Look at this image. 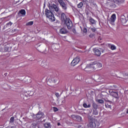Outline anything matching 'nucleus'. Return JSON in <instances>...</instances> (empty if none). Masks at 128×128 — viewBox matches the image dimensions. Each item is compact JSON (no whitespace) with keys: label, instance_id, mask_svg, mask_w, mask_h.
I'll return each mask as SVG.
<instances>
[{"label":"nucleus","instance_id":"nucleus-35","mask_svg":"<svg viewBox=\"0 0 128 128\" xmlns=\"http://www.w3.org/2000/svg\"><path fill=\"white\" fill-rule=\"evenodd\" d=\"M34 24V22L31 21L26 24V26H32Z\"/></svg>","mask_w":128,"mask_h":128},{"label":"nucleus","instance_id":"nucleus-45","mask_svg":"<svg viewBox=\"0 0 128 128\" xmlns=\"http://www.w3.org/2000/svg\"><path fill=\"white\" fill-rule=\"evenodd\" d=\"M53 110H54V112H58V108H56V107H54Z\"/></svg>","mask_w":128,"mask_h":128},{"label":"nucleus","instance_id":"nucleus-44","mask_svg":"<svg viewBox=\"0 0 128 128\" xmlns=\"http://www.w3.org/2000/svg\"><path fill=\"white\" fill-rule=\"evenodd\" d=\"M90 38H94V34H90L89 35Z\"/></svg>","mask_w":128,"mask_h":128},{"label":"nucleus","instance_id":"nucleus-14","mask_svg":"<svg viewBox=\"0 0 128 128\" xmlns=\"http://www.w3.org/2000/svg\"><path fill=\"white\" fill-rule=\"evenodd\" d=\"M93 51L94 54H95L96 56H100L101 54L100 50L96 48H94L93 49Z\"/></svg>","mask_w":128,"mask_h":128},{"label":"nucleus","instance_id":"nucleus-26","mask_svg":"<svg viewBox=\"0 0 128 128\" xmlns=\"http://www.w3.org/2000/svg\"><path fill=\"white\" fill-rule=\"evenodd\" d=\"M0 52H4V46L0 45Z\"/></svg>","mask_w":128,"mask_h":128},{"label":"nucleus","instance_id":"nucleus-55","mask_svg":"<svg viewBox=\"0 0 128 128\" xmlns=\"http://www.w3.org/2000/svg\"><path fill=\"white\" fill-rule=\"evenodd\" d=\"M126 112V114H128V110H127Z\"/></svg>","mask_w":128,"mask_h":128},{"label":"nucleus","instance_id":"nucleus-58","mask_svg":"<svg viewBox=\"0 0 128 128\" xmlns=\"http://www.w3.org/2000/svg\"><path fill=\"white\" fill-rule=\"evenodd\" d=\"M38 128H40V126H38Z\"/></svg>","mask_w":128,"mask_h":128},{"label":"nucleus","instance_id":"nucleus-50","mask_svg":"<svg viewBox=\"0 0 128 128\" xmlns=\"http://www.w3.org/2000/svg\"><path fill=\"white\" fill-rule=\"evenodd\" d=\"M105 102H110V100H108V98L104 99Z\"/></svg>","mask_w":128,"mask_h":128},{"label":"nucleus","instance_id":"nucleus-37","mask_svg":"<svg viewBox=\"0 0 128 128\" xmlns=\"http://www.w3.org/2000/svg\"><path fill=\"white\" fill-rule=\"evenodd\" d=\"M14 122V117L12 116L10 118V122L12 123Z\"/></svg>","mask_w":128,"mask_h":128},{"label":"nucleus","instance_id":"nucleus-16","mask_svg":"<svg viewBox=\"0 0 128 128\" xmlns=\"http://www.w3.org/2000/svg\"><path fill=\"white\" fill-rule=\"evenodd\" d=\"M60 16H61V20L62 21L64 22H66V20L69 19L70 18H67L66 16V14L64 13H62L60 14Z\"/></svg>","mask_w":128,"mask_h":128},{"label":"nucleus","instance_id":"nucleus-29","mask_svg":"<svg viewBox=\"0 0 128 128\" xmlns=\"http://www.w3.org/2000/svg\"><path fill=\"white\" fill-rule=\"evenodd\" d=\"M92 107L94 110H96L98 106V104H96V102H92Z\"/></svg>","mask_w":128,"mask_h":128},{"label":"nucleus","instance_id":"nucleus-49","mask_svg":"<svg viewBox=\"0 0 128 128\" xmlns=\"http://www.w3.org/2000/svg\"><path fill=\"white\" fill-rule=\"evenodd\" d=\"M72 32L74 34H76V29L73 28L72 30Z\"/></svg>","mask_w":128,"mask_h":128},{"label":"nucleus","instance_id":"nucleus-59","mask_svg":"<svg viewBox=\"0 0 128 128\" xmlns=\"http://www.w3.org/2000/svg\"><path fill=\"white\" fill-rule=\"evenodd\" d=\"M76 90H78V89H76Z\"/></svg>","mask_w":128,"mask_h":128},{"label":"nucleus","instance_id":"nucleus-2","mask_svg":"<svg viewBox=\"0 0 128 128\" xmlns=\"http://www.w3.org/2000/svg\"><path fill=\"white\" fill-rule=\"evenodd\" d=\"M45 14L46 17L48 18H50L52 22H54V20H56V18H54V14H52V11L50 9L45 10Z\"/></svg>","mask_w":128,"mask_h":128},{"label":"nucleus","instance_id":"nucleus-5","mask_svg":"<svg viewBox=\"0 0 128 128\" xmlns=\"http://www.w3.org/2000/svg\"><path fill=\"white\" fill-rule=\"evenodd\" d=\"M84 72H94V67L92 63L88 64L84 69Z\"/></svg>","mask_w":128,"mask_h":128},{"label":"nucleus","instance_id":"nucleus-20","mask_svg":"<svg viewBox=\"0 0 128 128\" xmlns=\"http://www.w3.org/2000/svg\"><path fill=\"white\" fill-rule=\"evenodd\" d=\"M116 14H113L110 17V22L112 24L116 22Z\"/></svg>","mask_w":128,"mask_h":128},{"label":"nucleus","instance_id":"nucleus-11","mask_svg":"<svg viewBox=\"0 0 128 128\" xmlns=\"http://www.w3.org/2000/svg\"><path fill=\"white\" fill-rule=\"evenodd\" d=\"M36 49L38 52H44V46L42 45H40V44H38L36 45Z\"/></svg>","mask_w":128,"mask_h":128},{"label":"nucleus","instance_id":"nucleus-27","mask_svg":"<svg viewBox=\"0 0 128 128\" xmlns=\"http://www.w3.org/2000/svg\"><path fill=\"white\" fill-rule=\"evenodd\" d=\"M44 128H50V122H46L44 124Z\"/></svg>","mask_w":128,"mask_h":128},{"label":"nucleus","instance_id":"nucleus-19","mask_svg":"<svg viewBox=\"0 0 128 128\" xmlns=\"http://www.w3.org/2000/svg\"><path fill=\"white\" fill-rule=\"evenodd\" d=\"M40 66L43 68H48V63L46 61H42Z\"/></svg>","mask_w":128,"mask_h":128},{"label":"nucleus","instance_id":"nucleus-22","mask_svg":"<svg viewBox=\"0 0 128 128\" xmlns=\"http://www.w3.org/2000/svg\"><path fill=\"white\" fill-rule=\"evenodd\" d=\"M60 34H68V30L66 28H62L60 30Z\"/></svg>","mask_w":128,"mask_h":128},{"label":"nucleus","instance_id":"nucleus-46","mask_svg":"<svg viewBox=\"0 0 128 128\" xmlns=\"http://www.w3.org/2000/svg\"><path fill=\"white\" fill-rule=\"evenodd\" d=\"M24 100H28V96H26V95H25L24 97H23Z\"/></svg>","mask_w":128,"mask_h":128},{"label":"nucleus","instance_id":"nucleus-57","mask_svg":"<svg viewBox=\"0 0 128 128\" xmlns=\"http://www.w3.org/2000/svg\"><path fill=\"white\" fill-rule=\"evenodd\" d=\"M28 80H30V78H28Z\"/></svg>","mask_w":128,"mask_h":128},{"label":"nucleus","instance_id":"nucleus-24","mask_svg":"<svg viewBox=\"0 0 128 128\" xmlns=\"http://www.w3.org/2000/svg\"><path fill=\"white\" fill-rule=\"evenodd\" d=\"M18 14H22V15L24 16H26V10L22 9L19 11Z\"/></svg>","mask_w":128,"mask_h":128},{"label":"nucleus","instance_id":"nucleus-32","mask_svg":"<svg viewBox=\"0 0 128 128\" xmlns=\"http://www.w3.org/2000/svg\"><path fill=\"white\" fill-rule=\"evenodd\" d=\"M96 101L97 102H98V104H104V100H102L98 99L97 100H96Z\"/></svg>","mask_w":128,"mask_h":128},{"label":"nucleus","instance_id":"nucleus-1","mask_svg":"<svg viewBox=\"0 0 128 128\" xmlns=\"http://www.w3.org/2000/svg\"><path fill=\"white\" fill-rule=\"evenodd\" d=\"M88 120L89 124H88V126L90 128H96V126H99L100 124L98 122V120L96 118L92 117H90Z\"/></svg>","mask_w":128,"mask_h":128},{"label":"nucleus","instance_id":"nucleus-10","mask_svg":"<svg viewBox=\"0 0 128 128\" xmlns=\"http://www.w3.org/2000/svg\"><path fill=\"white\" fill-rule=\"evenodd\" d=\"M80 62V59L78 57L74 59L71 62V66H76V64H78V62Z\"/></svg>","mask_w":128,"mask_h":128},{"label":"nucleus","instance_id":"nucleus-8","mask_svg":"<svg viewBox=\"0 0 128 128\" xmlns=\"http://www.w3.org/2000/svg\"><path fill=\"white\" fill-rule=\"evenodd\" d=\"M58 2H59L60 6H62V10H66L68 7L66 6V4L64 2V0H59Z\"/></svg>","mask_w":128,"mask_h":128},{"label":"nucleus","instance_id":"nucleus-18","mask_svg":"<svg viewBox=\"0 0 128 128\" xmlns=\"http://www.w3.org/2000/svg\"><path fill=\"white\" fill-rule=\"evenodd\" d=\"M114 2V4H116L120 5L122 4L123 2H124V0H113Z\"/></svg>","mask_w":128,"mask_h":128},{"label":"nucleus","instance_id":"nucleus-21","mask_svg":"<svg viewBox=\"0 0 128 128\" xmlns=\"http://www.w3.org/2000/svg\"><path fill=\"white\" fill-rule=\"evenodd\" d=\"M112 102L109 101L106 103L105 106L108 108H112Z\"/></svg>","mask_w":128,"mask_h":128},{"label":"nucleus","instance_id":"nucleus-38","mask_svg":"<svg viewBox=\"0 0 128 128\" xmlns=\"http://www.w3.org/2000/svg\"><path fill=\"white\" fill-rule=\"evenodd\" d=\"M96 78V80H100V75H96L95 76Z\"/></svg>","mask_w":128,"mask_h":128},{"label":"nucleus","instance_id":"nucleus-12","mask_svg":"<svg viewBox=\"0 0 128 128\" xmlns=\"http://www.w3.org/2000/svg\"><path fill=\"white\" fill-rule=\"evenodd\" d=\"M44 118V113L42 112H39L36 114V118L37 120H40V118Z\"/></svg>","mask_w":128,"mask_h":128},{"label":"nucleus","instance_id":"nucleus-30","mask_svg":"<svg viewBox=\"0 0 128 128\" xmlns=\"http://www.w3.org/2000/svg\"><path fill=\"white\" fill-rule=\"evenodd\" d=\"M38 126V124L36 123H32L30 126V128H36Z\"/></svg>","mask_w":128,"mask_h":128},{"label":"nucleus","instance_id":"nucleus-42","mask_svg":"<svg viewBox=\"0 0 128 128\" xmlns=\"http://www.w3.org/2000/svg\"><path fill=\"white\" fill-rule=\"evenodd\" d=\"M55 96H56L58 98H60V94L58 92L55 93Z\"/></svg>","mask_w":128,"mask_h":128},{"label":"nucleus","instance_id":"nucleus-4","mask_svg":"<svg viewBox=\"0 0 128 128\" xmlns=\"http://www.w3.org/2000/svg\"><path fill=\"white\" fill-rule=\"evenodd\" d=\"M47 82H50L52 84H58L60 80H58V78L56 77L50 78L48 80Z\"/></svg>","mask_w":128,"mask_h":128},{"label":"nucleus","instance_id":"nucleus-52","mask_svg":"<svg viewBox=\"0 0 128 128\" xmlns=\"http://www.w3.org/2000/svg\"><path fill=\"white\" fill-rule=\"evenodd\" d=\"M41 122H46V119H44L43 120H42Z\"/></svg>","mask_w":128,"mask_h":128},{"label":"nucleus","instance_id":"nucleus-9","mask_svg":"<svg viewBox=\"0 0 128 128\" xmlns=\"http://www.w3.org/2000/svg\"><path fill=\"white\" fill-rule=\"evenodd\" d=\"M128 18L125 17L124 16H122L120 17V22L121 24L123 26H126V22H128Z\"/></svg>","mask_w":128,"mask_h":128},{"label":"nucleus","instance_id":"nucleus-6","mask_svg":"<svg viewBox=\"0 0 128 128\" xmlns=\"http://www.w3.org/2000/svg\"><path fill=\"white\" fill-rule=\"evenodd\" d=\"M64 22L66 24L68 30H70L72 28V22L70 19H66Z\"/></svg>","mask_w":128,"mask_h":128},{"label":"nucleus","instance_id":"nucleus-54","mask_svg":"<svg viewBox=\"0 0 128 128\" xmlns=\"http://www.w3.org/2000/svg\"><path fill=\"white\" fill-rule=\"evenodd\" d=\"M57 124H58V126H60V123L58 122Z\"/></svg>","mask_w":128,"mask_h":128},{"label":"nucleus","instance_id":"nucleus-53","mask_svg":"<svg viewBox=\"0 0 128 128\" xmlns=\"http://www.w3.org/2000/svg\"><path fill=\"white\" fill-rule=\"evenodd\" d=\"M4 76H8V73H5L4 74Z\"/></svg>","mask_w":128,"mask_h":128},{"label":"nucleus","instance_id":"nucleus-48","mask_svg":"<svg viewBox=\"0 0 128 128\" xmlns=\"http://www.w3.org/2000/svg\"><path fill=\"white\" fill-rule=\"evenodd\" d=\"M110 6L112 8H116V4H112V5H110Z\"/></svg>","mask_w":128,"mask_h":128},{"label":"nucleus","instance_id":"nucleus-7","mask_svg":"<svg viewBox=\"0 0 128 128\" xmlns=\"http://www.w3.org/2000/svg\"><path fill=\"white\" fill-rule=\"evenodd\" d=\"M49 10H50L52 12H54V10L56 12H58V10H60V8H58V6L56 4H53L52 6H48Z\"/></svg>","mask_w":128,"mask_h":128},{"label":"nucleus","instance_id":"nucleus-25","mask_svg":"<svg viewBox=\"0 0 128 128\" xmlns=\"http://www.w3.org/2000/svg\"><path fill=\"white\" fill-rule=\"evenodd\" d=\"M89 22H90V24H96V22L94 20V18H90V19L89 20Z\"/></svg>","mask_w":128,"mask_h":128},{"label":"nucleus","instance_id":"nucleus-43","mask_svg":"<svg viewBox=\"0 0 128 128\" xmlns=\"http://www.w3.org/2000/svg\"><path fill=\"white\" fill-rule=\"evenodd\" d=\"M53 46V48H55V50H58V48H56V46H58V45L56 44L53 46Z\"/></svg>","mask_w":128,"mask_h":128},{"label":"nucleus","instance_id":"nucleus-13","mask_svg":"<svg viewBox=\"0 0 128 128\" xmlns=\"http://www.w3.org/2000/svg\"><path fill=\"white\" fill-rule=\"evenodd\" d=\"M72 118L74 120H76L77 122H82V117L80 116H76V115H72Z\"/></svg>","mask_w":128,"mask_h":128},{"label":"nucleus","instance_id":"nucleus-36","mask_svg":"<svg viewBox=\"0 0 128 128\" xmlns=\"http://www.w3.org/2000/svg\"><path fill=\"white\" fill-rule=\"evenodd\" d=\"M4 52H8V46H4Z\"/></svg>","mask_w":128,"mask_h":128},{"label":"nucleus","instance_id":"nucleus-41","mask_svg":"<svg viewBox=\"0 0 128 128\" xmlns=\"http://www.w3.org/2000/svg\"><path fill=\"white\" fill-rule=\"evenodd\" d=\"M84 32H88V29H86V28H84L82 30Z\"/></svg>","mask_w":128,"mask_h":128},{"label":"nucleus","instance_id":"nucleus-3","mask_svg":"<svg viewBox=\"0 0 128 128\" xmlns=\"http://www.w3.org/2000/svg\"><path fill=\"white\" fill-rule=\"evenodd\" d=\"M92 66L94 70H100V68H102V64L100 62H92Z\"/></svg>","mask_w":128,"mask_h":128},{"label":"nucleus","instance_id":"nucleus-51","mask_svg":"<svg viewBox=\"0 0 128 128\" xmlns=\"http://www.w3.org/2000/svg\"><path fill=\"white\" fill-rule=\"evenodd\" d=\"M100 50H102V53L104 52V49L100 48Z\"/></svg>","mask_w":128,"mask_h":128},{"label":"nucleus","instance_id":"nucleus-47","mask_svg":"<svg viewBox=\"0 0 128 128\" xmlns=\"http://www.w3.org/2000/svg\"><path fill=\"white\" fill-rule=\"evenodd\" d=\"M16 30H16V29L12 30V34H16Z\"/></svg>","mask_w":128,"mask_h":128},{"label":"nucleus","instance_id":"nucleus-61","mask_svg":"<svg viewBox=\"0 0 128 128\" xmlns=\"http://www.w3.org/2000/svg\"><path fill=\"white\" fill-rule=\"evenodd\" d=\"M79 80H80V79H78Z\"/></svg>","mask_w":128,"mask_h":128},{"label":"nucleus","instance_id":"nucleus-33","mask_svg":"<svg viewBox=\"0 0 128 128\" xmlns=\"http://www.w3.org/2000/svg\"><path fill=\"white\" fill-rule=\"evenodd\" d=\"M82 6H84V4L82 2H80L79 4H78V8H80L82 7Z\"/></svg>","mask_w":128,"mask_h":128},{"label":"nucleus","instance_id":"nucleus-39","mask_svg":"<svg viewBox=\"0 0 128 128\" xmlns=\"http://www.w3.org/2000/svg\"><path fill=\"white\" fill-rule=\"evenodd\" d=\"M90 30H92V32H94L96 30V28H91Z\"/></svg>","mask_w":128,"mask_h":128},{"label":"nucleus","instance_id":"nucleus-23","mask_svg":"<svg viewBox=\"0 0 128 128\" xmlns=\"http://www.w3.org/2000/svg\"><path fill=\"white\" fill-rule=\"evenodd\" d=\"M108 46L112 50H116V46L114 44H108Z\"/></svg>","mask_w":128,"mask_h":128},{"label":"nucleus","instance_id":"nucleus-60","mask_svg":"<svg viewBox=\"0 0 128 128\" xmlns=\"http://www.w3.org/2000/svg\"><path fill=\"white\" fill-rule=\"evenodd\" d=\"M78 94H80V92L78 93Z\"/></svg>","mask_w":128,"mask_h":128},{"label":"nucleus","instance_id":"nucleus-34","mask_svg":"<svg viewBox=\"0 0 128 128\" xmlns=\"http://www.w3.org/2000/svg\"><path fill=\"white\" fill-rule=\"evenodd\" d=\"M12 22H10L6 24V26L8 28L12 26Z\"/></svg>","mask_w":128,"mask_h":128},{"label":"nucleus","instance_id":"nucleus-40","mask_svg":"<svg viewBox=\"0 0 128 128\" xmlns=\"http://www.w3.org/2000/svg\"><path fill=\"white\" fill-rule=\"evenodd\" d=\"M28 94L30 96H32L34 94V93L32 92H28Z\"/></svg>","mask_w":128,"mask_h":128},{"label":"nucleus","instance_id":"nucleus-31","mask_svg":"<svg viewBox=\"0 0 128 128\" xmlns=\"http://www.w3.org/2000/svg\"><path fill=\"white\" fill-rule=\"evenodd\" d=\"M92 114L94 116H98V110L96 109H94L93 110Z\"/></svg>","mask_w":128,"mask_h":128},{"label":"nucleus","instance_id":"nucleus-56","mask_svg":"<svg viewBox=\"0 0 128 128\" xmlns=\"http://www.w3.org/2000/svg\"><path fill=\"white\" fill-rule=\"evenodd\" d=\"M11 128H14V126H12Z\"/></svg>","mask_w":128,"mask_h":128},{"label":"nucleus","instance_id":"nucleus-17","mask_svg":"<svg viewBox=\"0 0 128 128\" xmlns=\"http://www.w3.org/2000/svg\"><path fill=\"white\" fill-rule=\"evenodd\" d=\"M86 82L88 84H91L94 82V80L92 78L87 79L86 80Z\"/></svg>","mask_w":128,"mask_h":128},{"label":"nucleus","instance_id":"nucleus-28","mask_svg":"<svg viewBox=\"0 0 128 128\" xmlns=\"http://www.w3.org/2000/svg\"><path fill=\"white\" fill-rule=\"evenodd\" d=\"M83 106L84 108H90V104H86V103H84L83 104Z\"/></svg>","mask_w":128,"mask_h":128},{"label":"nucleus","instance_id":"nucleus-15","mask_svg":"<svg viewBox=\"0 0 128 128\" xmlns=\"http://www.w3.org/2000/svg\"><path fill=\"white\" fill-rule=\"evenodd\" d=\"M110 96H114L115 98H119L120 97L118 96V92H110Z\"/></svg>","mask_w":128,"mask_h":128}]
</instances>
